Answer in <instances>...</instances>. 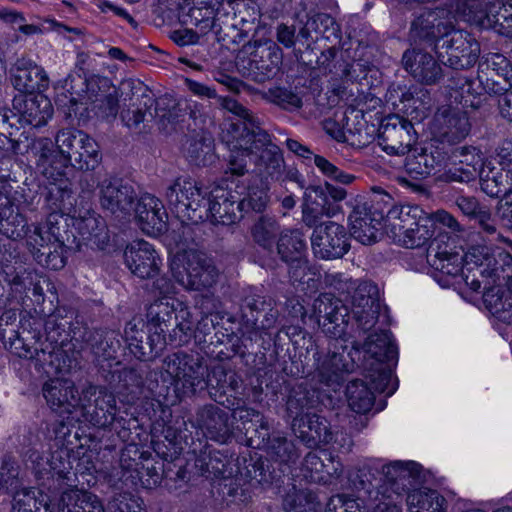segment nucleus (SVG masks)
<instances>
[{"label":"nucleus","instance_id":"obj_1","mask_svg":"<svg viewBox=\"0 0 512 512\" xmlns=\"http://www.w3.org/2000/svg\"><path fill=\"white\" fill-rule=\"evenodd\" d=\"M171 210L182 222L210 220L213 224L232 225L243 217L245 201L240 195L222 186L203 190L189 177H178L165 193Z\"/></svg>","mask_w":512,"mask_h":512},{"label":"nucleus","instance_id":"obj_2","mask_svg":"<svg viewBox=\"0 0 512 512\" xmlns=\"http://www.w3.org/2000/svg\"><path fill=\"white\" fill-rule=\"evenodd\" d=\"M468 269L476 271L466 275L465 284L475 292L483 286V302L494 315L512 310V256L500 247L473 248L466 257Z\"/></svg>","mask_w":512,"mask_h":512},{"label":"nucleus","instance_id":"obj_3","mask_svg":"<svg viewBox=\"0 0 512 512\" xmlns=\"http://www.w3.org/2000/svg\"><path fill=\"white\" fill-rule=\"evenodd\" d=\"M51 139H35L30 146L36 158V167L41 175H60L69 165L81 170H93L101 161L97 142L85 132L77 129H62Z\"/></svg>","mask_w":512,"mask_h":512},{"label":"nucleus","instance_id":"obj_4","mask_svg":"<svg viewBox=\"0 0 512 512\" xmlns=\"http://www.w3.org/2000/svg\"><path fill=\"white\" fill-rule=\"evenodd\" d=\"M232 132V147L249 151V159L260 182L271 183L283 178L285 160L282 151L265 130L248 131L245 126L236 124L232 126Z\"/></svg>","mask_w":512,"mask_h":512},{"label":"nucleus","instance_id":"obj_5","mask_svg":"<svg viewBox=\"0 0 512 512\" xmlns=\"http://www.w3.org/2000/svg\"><path fill=\"white\" fill-rule=\"evenodd\" d=\"M162 377L184 393H195L197 388L208 386L224 389L228 376L223 367H214L209 372L200 357L178 351L163 359Z\"/></svg>","mask_w":512,"mask_h":512},{"label":"nucleus","instance_id":"obj_6","mask_svg":"<svg viewBox=\"0 0 512 512\" xmlns=\"http://www.w3.org/2000/svg\"><path fill=\"white\" fill-rule=\"evenodd\" d=\"M387 221L393 237L406 248L424 246L435 233L433 219L418 205L394 206Z\"/></svg>","mask_w":512,"mask_h":512},{"label":"nucleus","instance_id":"obj_7","mask_svg":"<svg viewBox=\"0 0 512 512\" xmlns=\"http://www.w3.org/2000/svg\"><path fill=\"white\" fill-rule=\"evenodd\" d=\"M170 270L174 280L186 290L209 289L218 279L213 260L204 252L193 249L177 252L171 260Z\"/></svg>","mask_w":512,"mask_h":512},{"label":"nucleus","instance_id":"obj_8","mask_svg":"<svg viewBox=\"0 0 512 512\" xmlns=\"http://www.w3.org/2000/svg\"><path fill=\"white\" fill-rule=\"evenodd\" d=\"M393 207L392 198L381 192L370 202L357 203L349 216L351 236L364 245L374 243L384 224L388 226L387 211Z\"/></svg>","mask_w":512,"mask_h":512},{"label":"nucleus","instance_id":"obj_9","mask_svg":"<svg viewBox=\"0 0 512 512\" xmlns=\"http://www.w3.org/2000/svg\"><path fill=\"white\" fill-rule=\"evenodd\" d=\"M332 284L339 291L351 293V312L358 326L364 331L373 328L381 307L377 286L368 281H354L342 274L333 276Z\"/></svg>","mask_w":512,"mask_h":512},{"label":"nucleus","instance_id":"obj_10","mask_svg":"<svg viewBox=\"0 0 512 512\" xmlns=\"http://www.w3.org/2000/svg\"><path fill=\"white\" fill-rule=\"evenodd\" d=\"M156 287L160 290L165 297L153 302L147 310V344L149 345V353L158 355L167 345V335L172 320H175V314L179 310L175 301L169 297V294L174 293V287L165 279H159L156 282Z\"/></svg>","mask_w":512,"mask_h":512},{"label":"nucleus","instance_id":"obj_11","mask_svg":"<svg viewBox=\"0 0 512 512\" xmlns=\"http://www.w3.org/2000/svg\"><path fill=\"white\" fill-rule=\"evenodd\" d=\"M441 62L455 70L472 67L480 55V45L468 32L452 30L436 43Z\"/></svg>","mask_w":512,"mask_h":512},{"label":"nucleus","instance_id":"obj_12","mask_svg":"<svg viewBox=\"0 0 512 512\" xmlns=\"http://www.w3.org/2000/svg\"><path fill=\"white\" fill-rule=\"evenodd\" d=\"M93 384H88L79 393L75 383L66 378L49 379L43 384L42 394L48 406L54 411L71 413L73 409H86L95 393Z\"/></svg>","mask_w":512,"mask_h":512},{"label":"nucleus","instance_id":"obj_13","mask_svg":"<svg viewBox=\"0 0 512 512\" xmlns=\"http://www.w3.org/2000/svg\"><path fill=\"white\" fill-rule=\"evenodd\" d=\"M310 239L314 255L321 259L341 258L350 249L346 228L333 221L316 226Z\"/></svg>","mask_w":512,"mask_h":512},{"label":"nucleus","instance_id":"obj_14","mask_svg":"<svg viewBox=\"0 0 512 512\" xmlns=\"http://www.w3.org/2000/svg\"><path fill=\"white\" fill-rule=\"evenodd\" d=\"M313 311L327 336L336 341L345 336L350 311L342 300L329 293L320 294L313 303Z\"/></svg>","mask_w":512,"mask_h":512},{"label":"nucleus","instance_id":"obj_15","mask_svg":"<svg viewBox=\"0 0 512 512\" xmlns=\"http://www.w3.org/2000/svg\"><path fill=\"white\" fill-rule=\"evenodd\" d=\"M379 145L391 155H404L410 152L416 141L413 124L399 115L386 117L379 130Z\"/></svg>","mask_w":512,"mask_h":512},{"label":"nucleus","instance_id":"obj_16","mask_svg":"<svg viewBox=\"0 0 512 512\" xmlns=\"http://www.w3.org/2000/svg\"><path fill=\"white\" fill-rule=\"evenodd\" d=\"M71 225L70 216L59 212H49L46 220L36 225V235L33 236L38 242L44 241L41 233H46V241L54 244V253L47 258L48 268L59 270L65 266L64 243L69 240L68 227Z\"/></svg>","mask_w":512,"mask_h":512},{"label":"nucleus","instance_id":"obj_17","mask_svg":"<svg viewBox=\"0 0 512 512\" xmlns=\"http://www.w3.org/2000/svg\"><path fill=\"white\" fill-rule=\"evenodd\" d=\"M53 112L50 99L42 93L19 95L13 99L12 117L22 126H44Z\"/></svg>","mask_w":512,"mask_h":512},{"label":"nucleus","instance_id":"obj_18","mask_svg":"<svg viewBox=\"0 0 512 512\" xmlns=\"http://www.w3.org/2000/svg\"><path fill=\"white\" fill-rule=\"evenodd\" d=\"M467 114L459 109L442 107L432 121L431 131L442 143L456 144L465 139L470 132Z\"/></svg>","mask_w":512,"mask_h":512},{"label":"nucleus","instance_id":"obj_19","mask_svg":"<svg viewBox=\"0 0 512 512\" xmlns=\"http://www.w3.org/2000/svg\"><path fill=\"white\" fill-rule=\"evenodd\" d=\"M124 260L131 273L141 279L154 278L162 266L159 254L145 240L129 243L124 250Z\"/></svg>","mask_w":512,"mask_h":512},{"label":"nucleus","instance_id":"obj_20","mask_svg":"<svg viewBox=\"0 0 512 512\" xmlns=\"http://www.w3.org/2000/svg\"><path fill=\"white\" fill-rule=\"evenodd\" d=\"M70 223L75 233L86 244L104 249L109 242V235L104 220L90 208H77L70 214Z\"/></svg>","mask_w":512,"mask_h":512},{"label":"nucleus","instance_id":"obj_21","mask_svg":"<svg viewBox=\"0 0 512 512\" xmlns=\"http://www.w3.org/2000/svg\"><path fill=\"white\" fill-rule=\"evenodd\" d=\"M442 237L443 236L440 235L431 242L427 250V262L432 268L445 275H462L465 280L467 274L472 275L476 271L475 268H472L475 267L474 264H471L470 269H468V264L466 262V257L473 247H471L464 255L453 253L448 249L447 244H445L444 247L440 245ZM475 247L476 246H474V248Z\"/></svg>","mask_w":512,"mask_h":512},{"label":"nucleus","instance_id":"obj_22","mask_svg":"<svg viewBox=\"0 0 512 512\" xmlns=\"http://www.w3.org/2000/svg\"><path fill=\"white\" fill-rule=\"evenodd\" d=\"M101 207L112 214L130 215L136 200V193L131 185L122 180L104 179L99 185Z\"/></svg>","mask_w":512,"mask_h":512},{"label":"nucleus","instance_id":"obj_23","mask_svg":"<svg viewBox=\"0 0 512 512\" xmlns=\"http://www.w3.org/2000/svg\"><path fill=\"white\" fill-rule=\"evenodd\" d=\"M140 229L147 235L157 236L167 229L168 215L160 199L151 195H142L133 205Z\"/></svg>","mask_w":512,"mask_h":512},{"label":"nucleus","instance_id":"obj_24","mask_svg":"<svg viewBox=\"0 0 512 512\" xmlns=\"http://www.w3.org/2000/svg\"><path fill=\"white\" fill-rule=\"evenodd\" d=\"M10 348L20 358L34 359L40 367L49 366L56 373H66L71 368V360L64 357V351L50 345L39 349L25 344L21 338L16 337L10 342Z\"/></svg>","mask_w":512,"mask_h":512},{"label":"nucleus","instance_id":"obj_25","mask_svg":"<svg viewBox=\"0 0 512 512\" xmlns=\"http://www.w3.org/2000/svg\"><path fill=\"white\" fill-rule=\"evenodd\" d=\"M291 429L308 448L329 444L333 440L330 423L316 413H306L305 419H293Z\"/></svg>","mask_w":512,"mask_h":512},{"label":"nucleus","instance_id":"obj_26","mask_svg":"<svg viewBox=\"0 0 512 512\" xmlns=\"http://www.w3.org/2000/svg\"><path fill=\"white\" fill-rule=\"evenodd\" d=\"M454 162L446 171V179L455 182H470L479 176V171L486 165L480 149L473 146H463L453 151Z\"/></svg>","mask_w":512,"mask_h":512},{"label":"nucleus","instance_id":"obj_27","mask_svg":"<svg viewBox=\"0 0 512 512\" xmlns=\"http://www.w3.org/2000/svg\"><path fill=\"white\" fill-rule=\"evenodd\" d=\"M47 180V194L45 197L46 208L50 212H59L70 216L77 210L75 206L76 198L72 190V183L66 177V172L60 175H43Z\"/></svg>","mask_w":512,"mask_h":512},{"label":"nucleus","instance_id":"obj_28","mask_svg":"<svg viewBox=\"0 0 512 512\" xmlns=\"http://www.w3.org/2000/svg\"><path fill=\"white\" fill-rule=\"evenodd\" d=\"M29 459L34 464L36 473L41 476L50 475L52 478L57 477L67 481L75 476L70 450L67 448H58L45 457L40 456L37 452H32Z\"/></svg>","mask_w":512,"mask_h":512},{"label":"nucleus","instance_id":"obj_29","mask_svg":"<svg viewBox=\"0 0 512 512\" xmlns=\"http://www.w3.org/2000/svg\"><path fill=\"white\" fill-rule=\"evenodd\" d=\"M283 53L275 43L259 45L249 61V75L257 82H264L278 72Z\"/></svg>","mask_w":512,"mask_h":512},{"label":"nucleus","instance_id":"obj_30","mask_svg":"<svg viewBox=\"0 0 512 512\" xmlns=\"http://www.w3.org/2000/svg\"><path fill=\"white\" fill-rule=\"evenodd\" d=\"M405 69L417 81L431 85L442 77V68L434 57L420 50L406 51L403 55Z\"/></svg>","mask_w":512,"mask_h":512},{"label":"nucleus","instance_id":"obj_31","mask_svg":"<svg viewBox=\"0 0 512 512\" xmlns=\"http://www.w3.org/2000/svg\"><path fill=\"white\" fill-rule=\"evenodd\" d=\"M323 455L328 464L316 452H309L304 458L302 473L311 482L327 484L342 473V464L339 461H335L326 451H323Z\"/></svg>","mask_w":512,"mask_h":512},{"label":"nucleus","instance_id":"obj_32","mask_svg":"<svg viewBox=\"0 0 512 512\" xmlns=\"http://www.w3.org/2000/svg\"><path fill=\"white\" fill-rule=\"evenodd\" d=\"M447 152L438 147L423 149L406 159V171L415 178H425L441 171L446 166Z\"/></svg>","mask_w":512,"mask_h":512},{"label":"nucleus","instance_id":"obj_33","mask_svg":"<svg viewBox=\"0 0 512 512\" xmlns=\"http://www.w3.org/2000/svg\"><path fill=\"white\" fill-rule=\"evenodd\" d=\"M314 360L319 381L336 390L343 380V373L348 371V364L344 362L343 354L334 351L323 355L321 352H316Z\"/></svg>","mask_w":512,"mask_h":512},{"label":"nucleus","instance_id":"obj_34","mask_svg":"<svg viewBox=\"0 0 512 512\" xmlns=\"http://www.w3.org/2000/svg\"><path fill=\"white\" fill-rule=\"evenodd\" d=\"M58 512H105L100 498L76 487L64 490L57 502Z\"/></svg>","mask_w":512,"mask_h":512},{"label":"nucleus","instance_id":"obj_35","mask_svg":"<svg viewBox=\"0 0 512 512\" xmlns=\"http://www.w3.org/2000/svg\"><path fill=\"white\" fill-rule=\"evenodd\" d=\"M12 83L18 91L34 94L48 88L49 78L44 69L33 62L18 65L12 78Z\"/></svg>","mask_w":512,"mask_h":512},{"label":"nucleus","instance_id":"obj_36","mask_svg":"<svg viewBox=\"0 0 512 512\" xmlns=\"http://www.w3.org/2000/svg\"><path fill=\"white\" fill-rule=\"evenodd\" d=\"M415 465L413 462L404 463L394 461L382 466L381 480L383 483L374 490H380L383 487L388 488V494H392L395 499H402L407 490V482L410 476V466Z\"/></svg>","mask_w":512,"mask_h":512},{"label":"nucleus","instance_id":"obj_37","mask_svg":"<svg viewBox=\"0 0 512 512\" xmlns=\"http://www.w3.org/2000/svg\"><path fill=\"white\" fill-rule=\"evenodd\" d=\"M94 399V409L91 413L90 421L94 426L105 428L114 423L118 407L115 395L104 386H96Z\"/></svg>","mask_w":512,"mask_h":512},{"label":"nucleus","instance_id":"obj_38","mask_svg":"<svg viewBox=\"0 0 512 512\" xmlns=\"http://www.w3.org/2000/svg\"><path fill=\"white\" fill-rule=\"evenodd\" d=\"M256 446L265 447L269 457L280 464H294L300 455L294 441L289 440L282 433H274L271 436L268 433L265 441L262 442V439H258Z\"/></svg>","mask_w":512,"mask_h":512},{"label":"nucleus","instance_id":"obj_39","mask_svg":"<svg viewBox=\"0 0 512 512\" xmlns=\"http://www.w3.org/2000/svg\"><path fill=\"white\" fill-rule=\"evenodd\" d=\"M363 349L366 354L375 359L380 366L384 362H391L397 358V346L393 342L389 331H380L368 336Z\"/></svg>","mask_w":512,"mask_h":512},{"label":"nucleus","instance_id":"obj_40","mask_svg":"<svg viewBox=\"0 0 512 512\" xmlns=\"http://www.w3.org/2000/svg\"><path fill=\"white\" fill-rule=\"evenodd\" d=\"M227 413L215 405L203 407L197 416V423L207 435L215 440L224 439L228 432Z\"/></svg>","mask_w":512,"mask_h":512},{"label":"nucleus","instance_id":"obj_41","mask_svg":"<svg viewBox=\"0 0 512 512\" xmlns=\"http://www.w3.org/2000/svg\"><path fill=\"white\" fill-rule=\"evenodd\" d=\"M307 243L304 234L298 230H287L280 234L277 242V252L284 262L305 256Z\"/></svg>","mask_w":512,"mask_h":512},{"label":"nucleus","instance_id":"obj_42","mask_svg":"<svg viewBox=\"0 0 512 512\" xmlns=\"http://www.w3.org/2000/svg\"><path fill=\"white\" fill-rule=\"evenodd\" d=\"M318 403L315 391L308 390L301 385L293 388L288 396L286 409L290 418L305 419L306 413Z\"/></svg>","mask_w":512,"mask_h":512},{"label":"nucleus","instance_id":"obj_43","mask_svg":"<svg viewBox=\"0 0 512 512\" xmlns=\"http://www.w3.org/2000/svg\"><path fill=\"white\" fill-rule=\"evenodd\" d=\"M445 498L435 490H414L407 496L410 512H445Z\"/></svg>","mask_w":512,"mask_h":512},{"label":"nucleus","instance_id":"obj_44","mask_svg":"<svg viewBox=\"0 0 512 512\" xmlns=\"http://www.w3.org/2000/svg\"><path fill=\"white\" fill-rule=\"evenodd\" d=\"M280 231L277 220L268 215L258 217L250 228L253 241L265 250L271 251Z\"/></svg>","mask_w":512,"mask_h":512},{"label":"nucleus","instance_id":"obj_45","mask_svg":"<svg viewBox=\"0 0 512 512\" xmlns=\"http://www.w3.org/2000/svg\"><path fill=\"white\" fill-rule=\"evenodd\" d=\"M346 397L350 409L359 414L369 412L375 400L373 391L362 380H352L348 383Z\"/></svg>","mask_w":512,"mask_h":512},{"label":"nucleus","instance_id":"obj_46","mask_svg":"<svg viewBox=\"0 0 512 512\" xmlns=\"http://www.w3.org/2000/svg\"><path fill=\"white\" fill-rule=\"evenodd\" d=\"M145 323L141 318H134L129 321L124 330V337L130 351L140 360H145L149 353L146 346L149 347L144 338L148 336V331H144Z\"/></svg>","mask_w":512,"mask_h":512},{"label":"nucleus","instance_id":"obj_47","mask_svg":"<svg viewBox=\"0 0 512 512\" xmlns=\"http://www.w3.org/2000/svg\"><path fill=\"white\" fill-rule=\"evenodd\" d=\"M177 304L179 310L175 314V327L167 336V344L181 346L190 341L193 333V324L188 308L180 302H177Z\"/></svg>","mask_w":512,"mask_h":512},{"label":"nucleus","instance_id":"obj_48","mask_svg":"<svg viewBox=\"0 0 512 512\" xmlns=\"http://www.w3.org/2000/svg\"><path fill=\"white\" fill-rule=\"evenodd\" d=\"M283 508L285 512H320L321 504L315 493L300 490L286 495Z\"/></svg>","mask_w":512,"mask_h":512},{"label":"nucleus","instance_id":"obj_49","mask_svg":"<svg viewBox=\"0 0 512 512\" xmlns=\"http://www.w3.org/2000/svg\"><path fill=\"white\" fill-rule=\"evenodd\" d=\"M219 102L225 110L238 117L236 122L229 124V128L227 129L225 136L233 137L232 126L236 124L245 126L248 131L261 129L259 122L252 113L235 99L231 97H219Z\"/></svg>","mask_w":512,"mask_h":512},{"label":"nucleus","instance_id":"obj_50","mask_svg":"<svg viewBox=\"0 0 512 512\" xmlns=\"http://www.w3.org/2000/svg\"><path fill=\"white\" fill-rule=\"evenodd\" d=\"M505 178L502 169L492 166L490 162L479 171L481 190L490 197H498L504 191Z\"/></svg>","mask_w":512,"mask_h":512},{"label":"nucleus","instance_id":"obj_51","mask_svg":"<svg viewBox=\"0 0 512 512\" xmlns=\"http://www.w3.org/2000/svg\"><path fill=\"white\" fill-rule=\"evenodd\" d=\"M38 491L32 488H25L18 491L14 496V503L12 512H39L40 507L43 506L45 510H50L55 504L52 500H41L37 498ZM57 506V503H56Z\"/></svg>","mask_w":512,"mask_h":512},{"label":"nucleus","instance_id":"obj_52","mask_svg":"<svg viewBox=\"0 0 512 512\" xmlns=\"http://www.w3.org/2000/svg\"><path fill=\"white\" fill-rule=\"evenodd\" d=\"M388 488L383 487L380 490H369L366 508L368 512H402L400 503L402 499H395L392 494H388Z\"/></svg>","mask_w":512,"mask_h":512},{"label":"nucleus","instance_id":"obj_53","mask_svg":"<svg viewBox=\"0 0 512 512\" xmlns=\"http://www.w3.org/2000/svg\"><path fill=\"white\" fill-rule=\"evenodd\" d=\"M0 218V231L10 239L17 240L24 236L26 232L27 221L25 217L15 209L14 205L9 212Z\"/></svg>","mask_w":512,"mask_h":512},{"label":"nucleus","instance_id":"obj_54","mask_svg":"<svg viewBox=\"0 0 512 512\" xmlns=\"http://www.w3.org/2000/svg\"><path fill=\"white\" fill-rule=\"evenodd\" d=\"M274 305L275 301L272 297L261 295L256 288H249L243 298V309L249 310L251 313L253 325H256L260 312H264Z\"/></svg>","mask_w":512,"mask_h":512},{"label":"nucleus","instance_id":"obj_55","mask_svg":"<svg viewBox=\"0 0 512 512\" xmlns=\"http://www.w3.org/2000/svg\"><path fill=\"white\" fill-rule=\"evenodd\" d=\"M312 30L317 35L328 39L331 35L336 36L339 28L334 18L328 14L319 13L307 22L306 27L300 33L306 35Z\"/></svg>","mask_w":512,"mask_h":512},{"label":"nucleus","instance_id":"obj_56","mask_svg":"<svg viewBox=\"0 0 512 512\" xmlns=\"http://www.w3.org/2000/svg\"><path fill=\"white\" fill-rule=\"evenodd\" d=\"M339 210L338 206H333L327 201L321 206L304 203L302 206V221L308 227H316L320 219L325 215L334 216Z\"/></svg>","mask_w":512,"mask_h":512},{"label":"nucleus","instance_id":"obj_57","mask_svg":"<svg viewBox=\"0 0 512 512\" xmlns=\"http://www.w3.org/2000/svg\"><path fill=\"white\" fill-rule=\"evenodd\" d=\"M235 417H237L243 424L247 422H252L254 419L258 424L255 429V433L258 439H262V442L268 436V431L270 430V424L266 417L261 415L259 411L250 407H238L235 410Z\"/></svg>","mask_w":512,"mask_h":512},{"label":"nucleus","instance_id":"obj_58","mask_svg":"<svg viewBox=\"0 0 512 512\" xmlns=\"http://www.w3.org/2000/svg\"><path fill=\"white\" fill-rule=\"evenodd\" d=\"M266 97L270 102L286 110H295L302 106L301 98L286 88H271L267 91Z\"/></svg>","mask_w":512,"mask_h":512},{"label":"nucleus","instance_id":"obj_59","mask_svg":"<svg viewBox=\"0 0 512 512\" xmlns=\"http://www.w3.org/2000/svg\"><path fill=\"white\" fill-rule=\"evenodd\" d=\"M118 108L119 98L118 94L114 91L113 93L102 95L100 98H97L93 103L92 110L98 117L111 121L116 118Z\"/></svg>","mask_w":512,"mask_h":512},{"label":"nucleus","instance_id":"obj_60","mask_svg":"<svg viewBox=\"0 0 512 512\" xmlns=\"http://www.w3.org/2000/svg\"><path fill=\"white\" fill-rule=\"evenodd\" d=\"M314 163L324 176L340 184L349 185L356 178L353 174L344 172L322 156L314 155Z\"/></svg>","mask_w":512,"mask_h":512},{"label":"nucleus","instance_id":"obj_61","mask_svg":"<svg viewBox=\"0 0 512 512\" xmlns=\"http://www.w3.org/2000/svg\"><path fill=\"white\" fill-rule=\"evenodd\" d=\"M269 189L270 183L264 182H261L259 187L249 186L246 195L240 198L241 201H245V210L251 208L255 211H262L269 201Z\"/></svg>","mask_w":512,"mask_h":512},{"label":"nucleus","instance_id":"obj_62","mask_svg":"<svg viewBox=\"0 0 512 512\" xmlns=\"http://www.w3.org/2000/svg\"><path fill=\"white\" fill-rule=\"evenodd\" d=\"M36 235V227L32 232H30L27 235L26 242L27 245L32 252V254L35 256L36 260L42 264L45 265L48 268V256H50L49 253H54V244L52 242L46 241L47 234L41 233L40 236L43 237L44 241L38 242L37 239H34L33 236Z\"/></svg>","mask_w":512,"mask_h":512},{"label":"nucleus","instance_id":"obj_63","mask_svg":"<svg viewBox=\"0 0 512 512\" xmlns=\"http://www.w3.org/2000/svg\"><path fill=\"white\" fill-rule=\"evenodd\" d=\"M224 140L226 141L228 147L231 150V155L228 163V171L232 175H244L247 172V164L245 157H249V151L244 150L243 148H233L230 142L232 141V136H224Z\"/></svg>","mask_w":512,"mask_h":512},{"label":"nucleus","instance_id":"obj_64","mask_svg":"<svg viewBox=\"0 0 512 512\" xmlns=\"http://www.w3.org/2000/svg\"><path fill=\"white\" fill-rule=\"evenodd\" d=\"M325 512H360V504L349 495L338 494L329 499Z\"/></svg>","mask_w":512,"mask_h":512}]
</instances>
